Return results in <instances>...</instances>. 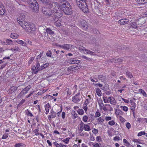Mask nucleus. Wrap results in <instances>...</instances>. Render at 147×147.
I'll return each mask as SVG.
<instances>
[{
    "label": "nucleus",
    "instance_id": "1",
    "mask_svg": "<svg viewBox=\"0 0 147 147\" xmlns=\"http://www.w3.org/2000/svg\"><path fill=\"white\" fill-rule=\"evenodd\" d=\"M17 22L26 31L31 33H33L36 30V28L34 24H29L26 21H22L19 18L16 19Z\"/></svg>",
    "mask_w": 147,
    "mask_h": 147
},
{
    "label": "nucleus",
    "instance_id": "2",
    "mask_svg": "<svg viewBox=\"0 0 147 147\" xmlns=\"http://www.w3.org/2000/svg\"><path fill=\"white\" fill-rule=\"evenodd\" d=\"M77 5L84 13H88L89 10L86 0H75Z\"/></svg>",
    "mask_w": 147,
    "mask_h": 147
},
{
    "label": "nucleus",
    "instance_id": "3",
    "mask_svg": "<svg viewBox=\"0 0 147 147\" xmlns=\"http://www.w3.org/2000/svg\"><path fill=\"white\" fill-rule=\"evenodd\" d=\"M28 5L31 9L33 11H38V4L36 0H28Z\"/></svg>",
    "mask_w": 147,
    "mask_h": 147
},
{
    "label": "nucleus",
    "instance_id": "4",
    "mask_svg": "<svg viewBox=\"0 0 147 147\" xmlns=\"http://www.w3.org/2000/svg\"><path fill=\"white\" fill-rule=\"evenodd\" d=\"M63 12L66 14L68 15H71L73 13V10L69 4V5H64V7H62Z\"/></svg>",
    "mask_w": 147,
    "mask_h": 147
},
{
    "label": "nucleus",
    "instance_id": "5",
    "mask_svg": "<svg viewBox=\"0 0 147 147\" xmlns=\"http://www.w3.org/2000/svg\"><path fill=\"white\" fill-rule=\"evenodd\" d=\"M56 8L57 9L55 10V14L54 17L60 18L63 14V9L59 8L58 7Z\"/></svg>",
    "mask_w": 147,
    "mask_h": 147
},
{
    "label": "nucleus",
    "instance_id": "6",
    "mask_svg": "<svg viewBox=\"0 0 147 147\" xmlns=\"http://www.w3.org/2000/svg\"><path fill=\"white\" fill-rule=\"evenodd\" d=\"M40 66L38 61H37L36 63V66L34 65L32 67V73L34 74H37L38 71H40Z\"/></svg>",
    "mask_w": 147,
    "mask_h": 147
},
{
    "label": "nucleus",
    "instance_id": "7",
    "mask_svg": "<svg viewBox=\"0 0 147 147\" xmlns=\"http://www.w3.org/2000/svg\"><path fill=\"white\" fill-rule=\"evenodd\" d=\"M53 20L55 24L57 27H59L61 25V19L60 18H53Z\"/></svg>",
    "mask_w": 147,
    "mask_h": 147
},
{
    "label": "nucleus",
    "instance_id": "8",
    "mask_svg": "<svg viewBox=\"0 0 147 147\" xmlns=\"http://www.w3.org/2000/svg\"><path fill=\"white\" fill-rule=\"evenodd\" d=\"M58 4H60V6L64 7V5H69V3L65 0H57ZM59 4H58V5Z\"/></svg>",
    "mask_w": 147,
    "mask_h": 147
},
{
    "label": "nucleus",
    "instance_id": "9",
    "mask_svg": "<svg viewBox=\"0 0 147 147\" xmlns=\"http://www.w3.org/2000/svg\"><path fill=\"white\" fill-rule=\"evenodd\" d=\"M80 25L81 28L84 30H86L88 28V24L84 20L81 21Z\"/></svg>",
    "mask_w": 147,
    "mask_h": 147
},
{
    "label": "nucleus",
    "instance_id": "10",
    "mask_svg": "<svg viewBox=\"0 0 147 147\" xmlns=\"http://www.w3.org/2000/svg\"><path fill=\"white\" fill-rule=\"evenodd\" d=\"M49 7L50 8H53V10H55L57 9L56 8L58 7V4L56 2H53L49 4Z\"/></svg>",
    "mask_w": 147,
    "mask_h": 147
},
{
    "label": "nucleus",
    "instance_id": "11",
    "mask_svg": "<svg viewBox=\"0 0 147 147\" xmlns=\"http://www.w3.org/2000/svg\"><path fill=\"white\" fill-rule=\"evenodd\" d=\"M50 114V115L48 116V118L49 120H50L51 119L55 118L56 117V113L54 112L53 109L51 110Z\"/></svg>",
    "mask_w": 147,
    "mask_h": 147
},
{
    "label": "nucleus",
    "instance_id": "12",
    "mask_svg": "<svg viewBox=\"0 0 147 147\" xmlns=\"http://www.w3.org/2000/svg\"><path fill=\"white\" fill-rule=\"evenodd\" d=\"M129 20L127 19H121L119 20L118 22V23L121 25H124L125 24H127L128 23Z\"/></svg>",
    "mask_w": 147,
    "mask_h": 147
},
{
    "label": "nucleus",
    "instance_id": "13",
    "mask_svg": "<svg viewBox=\"0 0 147 147\" xmlns=\"http://www.w3.org/2000/svg\"><path fill=\"white\" fill-rule=\"evenodd\" d=\"M55 10H50L49 11L46 12V13H45V15H48L49 16H51L54 17L55 14Z\"/></svg>",
    "mask_w": 147,
    "mask_h": 147
},
{
    "label": "nucleus",
    "instance_id": "14",
    "mask_svg": "<svg viewBox=\"0 0 147 147\" xmlns=\"http://www.w3.org/2000/svg\"><path fill=\"white\" fill-rule=\"evenodd\" d=\"M5 10L4 6L0 3V15L3 16L5 13Z\"/></svg>",
    "mask_w": 147,
    "mask_h": 147
},
{
    "label": "nucleus",
    "instance_id": "15",
    "mask_svg": "<svg viewBox=\"0 0 147 147\" xmlns=\"http://www.w3.org/2000/svg\"><path fill=\"white\" fill-rule=\"evenodd\" d=\"M111 62H113L114 63H117L118 64H120L122 63L123 60L119 58L117 59H111Z\"/></svg>",
    "mask_w": 147,
    "mask_h": 147
},
{
    "label": "nucleus",
    "instance_id": "16",
    "mask_svg": "<svg viewBox=\"0 0 147 147\" xmlns=\"http://www.w3.org/2000/svg\"><path fill=\"white\" fill-rule=\"evenodd\" d=\"M72 99L73 102L75 103H78L80 100L79 97H76L75 96H73Z\"/></svg>",
    "mask_w": 147,
    "mask_h": 147
},
{
    "label": "nucleus",
    "instance_id": "17",
    "mask_svg": "<svg viewBox=\"0 0 147 147\" xmlns=\"http://www.w3.org/2000/svg\"><path fill=\"white\" fill-rule=\"evenodd\" d=\"M45 32H44L45 34H49L51 35L53 34H54V32L52 31L51 29L49 28H47L46 29Z\"/></svg>",
    "mask_w": 147,
    "mask_h": 147
},
{
    "label": "nucleus",
    "instance_id": "18",
    "mask_svg": "<svg viewBox=\"0 0 147 147\" xmlns=\"http://www.w3.org/2000/svg\"><path fill=\"white\" fill-rule=\"evenodd\" d=\"M19 18L20 20H22V21H25L23 20L24 19H25L26 17V15L24 13H19Z\"/></svg>",
    "mask_w": 147,
    "mask_h": 147
},
{
    "label": "nucleus",
    "instance_id": "19",
    "mask_svg": "<svg viewBox=\"0 0 147 147\" xmlns=\"http://www.w3.org/2000/svg\"><path fill=\"white\" fill-rule=\"evenodd\" d=\"M45 109L46 111V114L47 115L48 114L49 112V108H50L51 106L49 103L45 105Z\"/></svg>",
    "mask_w": 147,
    "mask_h": 147
},
{
    "label": "nucleus",
    "instance_id": "20",
    "mask_svg": "<svg viewBox=\"0 0 147 147\" xmlns=\"http://www.w3.org/2000/svg\"><path fill=\"white\" fill-rule=\"evenodd\" d=\"M115 114L117 115H122L123 114L122 111L119 109H116L115 112Z\"/></svg>",
    "mask_w": 147,
    "mask_h": 147
},
{
    "label": "nucleus",
    "instance_id": "21",
    "mask_svg": "<svg viewBox=\"0 0 147 147\" xmlns=\"http://www.w3.org/2000/svg\"><path fill=\"white\" fill-rule=\"evenodd\" d=\"M76 70V65H74L69 67L67 69V71H73L74 70Z\"/></svg>",
    "mask_w": 147,
    "mask_h": 147
},
{
    "label": "nucleus",
    "instance_id": "22",
    "mask_svg": "<svg viewBox=\"0 0 147 147\" xmlns=\"http://www.w3.org/2000/svg\"><path fill=\"white\" fill-rule=\"evenodd\" d=\"M12 41L11 40L9 39H7L6 40H5V44L4 45H9L11 44L12 42Z\"/></svg>",
    "mask_w": 147,
    "mask_h": 147
},
{
    "label": "nucleus",
    "instance_id": "23",
    "mask_svg": "<svg viewBox=\"0 0 147 147\" xmlns=\"http://www.w3.org/2000/svg\"><path fill=\"white\" fill-rule=\"evenodd\" d=\"M76 59L75 58H70L68 60V62L70 64H75V60Z\"/></svg>",
    "mask_w": 147,
    "mask_h": 147
},
{
    "label": "nucleus",
    "instance_id": "24",
    "mask_svg": "<svg viewBox=\"0 0 147 147\" xmlns=\"http://www.w3.org/2000/svg\"><path fill=\"white\" fill-rule=\"evenodd\" d=\"M71 46V45L70 44H64V45L63 49L68 50L70 49Z\"/></svg>",
    "mask_w": 147,
    "mask_h": 147
},
{
    "label": "nucleus",
    "instance_id": "25",
    "mask_svg": "<svg viewBox=\"0 0 147 147\" xmlns=\"http://www.w3.org/2000/svg\"><path fill=\"white\" fill-rule=\"evenodd\" d=\"M19 36V35L17 34L11 33L10 35V37L12 38L16 39Z\"/></svg>",
    "mask_w": 147,
    "mask_h": 147
},
{
    "label": "nucleus",
    "instance_id": "26",
    "mask_svg": "<svg viewBox=\"0 0 147 147\" xmlns=\"http://www.w3.org/2000/svg\"><path fill=\"white\" fill-rule=\"evenodd\" d=\"M98 78L99 80H101L102 81H103L105 80V77L101 75H98Z\"/></svg>",
    "mask_w": 147,
    "mask_h": 147
},
{
    "label": "nucleus",
    "instance_id": "27",
    "mask_svg": "<svg viewBox=\"0 0 147 147\" xmlns=\"http://www.w3.org/2000/svg\"><path fill=\"white\" fill-rule=\"evenodd\" d=\"M84 127V130L85 131H89L90 130V126L88 124H85Z\"/></svg>",
    "mask_w": 147,
    "mask_h": 147
},
{
    "label": "nucleus",
    "instance_id": "28",
    "mask_svg": "<svg viewBox=\"0 0 147 147\" xmlns=\"http://www.w3.org/2000/svg\"><path fill=\"white\" fill-rule=\"evenodd\" d=\"M49 65V63H47L40 66V71H41L43 69L47 67Z\"/></svg>",
    "mask_w": 147,
    "mask_h": 147
},
{
    "label": "nucleus",
    "instance_id": "29",
    "mask_svg": "<svg viewBox=\"0 0 147 147\" xmlns=\"http://www.w3.org/2000/svg\"><path fill=\"white\" fill-rule=\"evenodd\" d=\"M31 85H28L27 87H26L25 88L23 89V91H25V93H26L31 88Z\"/></svg>",
    "mask_w": 147,
    "mask_h": 147
},
{
    "label": "nucleus",
    "instance_id": "30",
    "mask_svg": "<svg viewBox=\"0 0 147 147\" xmlns=\"http://www.w3.org/2000/svg\"><path fill=\"white\" fill-rule=\"evenodd\" d=\"M96 92L97 95L99 96H101L102 93L100 89L97 88L96 90Z\"/></svg>",
    "mask_w": 147,
    "mask_h": 147
},
{
    "label": "nucleus",
    "instance_id": "31",
    "mask_svg": "<svg viewBox=\"0 0 147 147\" xmlns=\"http://www.w3.org/2000/svg\"><path fill=\"white\" fill-rule=\"evenodd\" d=\"M17 87L14 86L11 87L10 88V90L13 92H14L17 90Z\"/></svg>",
    "mask_w": 147,
    "mask_h": 147
},
{
    "label": "nucleus",
    "instance_id": "32",
    "mask_svg": "<svg viewBox=\"0 0 147 147\" xmlns=\"http://www.w3.org/2000/svg\"><path fill=\"white\" fill-rule=\"evenodd\" d=\"M123 142L124 143L126 144H124V145L125 146H126L127 147H128L130 145V143L129 142H128L127 141V140H126V139H123Z\"/></svg>",
    "mask_w": 147,
    "mask_h": 147
},
{
    "label": "nucleus",
    "instance_id": "33",
    "mask_svg": "<svg viewBox=\"0 0 147 147\" xmlns=\"http://www.w3.org/2000/svg\"><path fill=\"white\" fill-rule=\"evenodd\" d=\"M126 76H127L128 78H131L133 77L131 73L129 71H127L126 72Z\"/></svg>",
    "mask_w": 147,
    "mask_h": 147
},
{
    "label": "nucleus",
    "instance_id": "34",
    "mask_svg": "<svg viewBox=\"0 0 147 147\" xmlns=\"http://www.w3.org/2000/svg\"><path fill=\"white\" fill-rule=\"evenodd\" d=\"M26 115L27 116H30V117L33 116L32 114L30 113V111L28 109H27L26 111Z\"/></svg>",
    "mask_w": 147,
    "mask_h": 147
},
{
    "label": "nucleus",
    "instance_id": "35",
    "mask_svg": "<svg viewBox=\"0 0 147 147\" xmlns=\"http://www.w3.org/2000/svg\"><path fill=\"white\" fill-rule=\"evenodd\" d=\"M132 141L135 142H136L139 144H141V142L142 141V140L140 139H133L132 140Z\"/></svg>",
    "mask_w": 147,
    "mask_h": 147
},
{
    "label": "nucleus",
    "instance_id": "36",
    "mask_svg": "<svg viewBox=\"0 0 147 147\" xmlns=\"http://www.w3.org/2000/svg\"><path fill=\"white\" fill-rule=\"evenodd\" d=\"M96 120H97L98 122L99 123H102L104 121V120L102 118V117L98 118Z\"/></svg>",
    "mask_w": 147,
    "mask_h": 147
},
{
    "label": "nucleus",
    "instance_id": "37",
    "mask_svg": "<svg viewBox=\"0 0 147 147\" xmlns=\"http://www.w3.org/2000/svg\"><path fill=\"white\" fill-rule=\"evenodd\" d=\"M139 92L140 93H142L143 96H146V94L145 91L142 89H140L139 90Z\"/></svg>",
    "mask_w": 147,
    "mask_h": 147
},
{
    "label": "nucleus",
    "instance_id": "38",
    "mask_svg": "<svg viewBox=\"0 0 147 147\" xmlns=\"http://www.w3.org/2000/svg\"><path fill=\"white\" fill-rule=\"evenodd\" d=\"M78 49L80 51H87V50L84 47L81 46H79Z\"/></svg>",
    "mask_w": 147,
    "mask_h": 147
},
{
    "label": "nucleus",
    "instance_id": "39",
    "mask_svg": "<svg viewBox=\"0 0 147 147\" xmlns=\"http://www.w3.org/2000/svg\"><path fill=\"white\" fill-rule=\"evenodd\" d=\"M98 104L100 107V108L101 109H102V108L103 107L104 104L103 102V101L102 100L98 102Z\"/></svg>",
    "mask_w": 147,
    "mask_h": 147
},
{
    "label": "nucleus",
    "instance_id": "40",
    "mask_svg": "<svg viewBox=\"0 0 147 147\" xmlns=\"http://www.w3.org/2000/svg\"><path fill=\"white\" fill-rule=\"evenodd\" d=\"M72 114L73 116V119H75L78 117V115L75 111L72 112Z\"/></svg>",
    "mask_w": 147,
    "mask_h": 147
},
{
    "label": "nucleus",
    "instance_id": "41",
    "mask_svg": "<svg viewBox=\"0 0 147 147\" xmlns=\"http://www.w3.org/2000/svg\"><path fill=\"white\" fill-rule=\"evenodd\" d=\"M131 26L132 27V28H136L138 26L136 22H132L131 24Z\"/></svg>",
    "mask_w": 147,
    "mask_h": 147
},
{
    "label": "nucleus",
    "instance_id": "42",
    "mask_svg": "<svg viewBox=\"0 0 147 147\" xmlns=\"http://www.w3.org/2000/svg\"><path fill=\"white\" fill-rule=\"evenodd\" d=\"M146 0H137V2L139 4H143L146 3V2L143 3V2L145 1Z\"/></svg>",
    "mask_w": 147,
    "mask_h": 147
},
{
    "label": "nucleus",
    "instance_id": "43",
    "mask_svg": "<svg viewBox=\"0 0 147 147\" xmlns=\"http://www.w3.org/2000/svg\"><path fill=\"white\" fill-rule=\"evenodd\" d=\"M101 115V114L100 113L99 110H97L95 113V115L94 116L95 117H100Z\"/></svg>",
    "mask_w": 147,
    "mask_h": 147
},
{
    "label": "nucleus",
    "instance_id": "44",
    "mask_svg": "<svg viewBox=\"0 0 147 147\" xmlns=\"http://www.w3.org/2000/svg\"><path fill=\"white\" fill-rule=\"evenodd\" d=\"M78 112L79 114L80 115H83L84 113L83 110L82 109H79L78 111Z\"/></svg>",
    "mask_w": 147,
    "mask_h": 147
},
{
    "label": "nucleus",
    "instance_id": "45",
    "mask_svg": "<svg viewBox=\"0 0 147 147\" xmlns=\"http://www.w3.org/2000/svg\"><path fill=\"white\" fill-rule=\"evenodd\" d=\"M120 107L121 108H122L123 110L125 112H127L128 111V109L127 107L121 106Z\"/></svg>",
    "mask_w": 147,
    "mask_h": 147
},
{
    "label": "nucleus",
    "instance_id": "46",
    "mask_svg": "<svg viewBox=\"0 0 147 147\" xmlns=\"http://www.w3.org/2000/svg\"><path fill=\"white\" fill-rule=\"evenodd\" d=\"M87 51L86 54H90L91 55H93L94 53H96L95 52H94L89 50H87V51Z\"/></svg>",
    "mask_w": 147,
    "mask_h": 147
},
{
    "label": "nucleus",
    "instance_id": "47",
    "mask_svg": "<svg viewBox=\"0 0 147 147\" xmlns=\"http://www.w3.org/2000/svg\"><path fill=\"white\" fill-rule=\"evenodd\" d=\"M16 42L18 43L23 45L24 44V42L23 41L20 40H16Z\"/></svg>",
    "mask_w": 147,
    "mask_h": 147
},
{
    "label": "nucleus",
    "instance_id": "48",
    "mask_svg": "<svg viewBox=\"0 0 147 147\" xmlns=\"http://www.w3.org/2000/svg\"><path fill=\"white\" fill-rule=\"evenodd\" d=\"M88 118V117L87 115H84L83 117L82 120L84 122H86L87 121Z\"/></svg>",
    "mask_w": 147,
    "mask_h": 147
},
{
    "label": "nucleus",
    "instance_id": "49",
    "mask_svg": "<svg viewBox=\"0 0 147 147\" xmlns=\"http://www.w3.org/2000/svg\"><path fill=\"white\" fill-rule=\"evenodd\" d=\"M92 145L93 147H100L101 144H98L96 143L95 144L94 143H92Z\"/></svg>",
    "mask_w": 147,
    "mask_h": 147
},
{
    "label": "nucleus",
    "instance_id": "50",
    "mask_svg": "<svg viewBox=\"0 0 147 147\" xmlns=\"http://www.w3.org/2000/svg\"><path fill=\"white\" fill-rule=\"evenodd\" d=\"M120 49L122 50H127V51H129L128 50L129 49V48L125 46H122Z\"/></svg>",
    "mask_w": 147,
    "mask_h": 147
},
{
    "label": "nucleus",
    "instance_id": "51",
    "mask_svg": "<svg viewBox=\"0 0 147 147\" xmlns=\"http://www.w3.org/2000/svg\"><path fill=\"white\" fill-rule=\"evenodd\" d=\"M51 50H49L46 53V55L49 57H51Z\"/></svg>",
    "mask_w": 147,
    "mask_h": 147
},
{
    "label": "nucleus",
    "instance_id": "52",
    "mask_svg": "<svg viewBox=\"0 0 147 147\" xmlns=\"http://www.w3.org/2000/svg\"><path fill=\"white\" fill-rule=\"evenodd\" d=\"M84 126H80V128H79L78 130L80 132H82V131H83V130L84 129Z\"/></svg>",
    "mask_w": 147,
    "mask_h": 147
},
{
    "label": "nucleus",
    "instance_id": "53",
    "mask_svg": "<svg viewBox=\"0 0 147 147\" xmlns=\"http://www.w3.org/2000/svg\"><path fill=\"white\" fill-rule=\"evenodd\" d=\"M51 98L52 99H53L55 98L53 96H50L49 95H47L46 96H45L44 97V98Z\"/></svg>",
    "mask_w": 147,
    "mask_h": 147
},
{
    "label": "nucleus",
    "instance_id": "54",
    "mask_svg": "<svg viewBox=\"0 0 147 147\" xmlns=\"http://www.w3.org/2000/svg\"><path fill=\"white\" fill-rule=\"evenodd\" d=\"M67 95H70L71 94V91L69 90V88L66 89Z\"/></svg>",
    "mask_w": 147,
    "mask_h": 147
},
{
    "label": "nucleus",
    "instance_id": "55",
    "mask_svg": "<svg viewBox=\"0 0 147 147\" xmlns=\"http://www.w3.org/2000/svg\"><path fill=\"white\" fill-rule=\"evenodd\" d=\"M145 134V133L144 131H141L138 133V136H142V135H144Z\"/></svg>",
    "mask_w": 147,
    "mask_h": 147
},
{
    "label": "nucleus",
    "instance_id": "56",
    "mask_svg": "<svg viewBox=\"0 0 147 147\" xmlns=\"http://www.w3.org/2000/svg\"><path fill=\"white\" fill-rule=\"evenodd\" d=\"M23 144L22 143H19L16 144L15 145V147H20L23 145Z\"/></svg>",
    "mask_w": 147,
    "mask_h": 147
},
{
    "label": "nucleus",
    "instance_id": "57",
    "mask_svg": "<svg viewBox=\"0 0 147 147\" xmlns=\"http://www.w3.org/2000/svg\"><path fill=\"white\" fill-rule=\"evenodd\" d=\"M109 124L110 125H113L115 124V122L113 120L110 121L109 123Z\"/></svg>",
    "mask_w": 147,
    "mask_h": 147
},
{
    "label": "nucleus",
    "instance_id": "58",
    "mask_svg": "<svg viewBox=\"0 0 147 147\" xmlns=\"http://www.w3.org/2000/svg\"><path fill=\"white\" fill-rule=\"evenodd\" d=\"M116 102L115 100L113 97V98H112V100H111V104H112L113 105H115L116 104Z\"/></svg>",
    "mask_w": 147,
    "mask_h": 147
},
{
    "label": "nucleus",
    "instance_id": "59",
    "mask_svg": "<svg viewBox=\"0 0 147 147\" xmlns=\"http://www.w3.org/2000/svg\"><path fill=\"white\" fill-rule=\"evenodd\" d=\"M43 53V51H42L41 53H40V54L37 56V57H36V59H39L40 58H41Z\"/></svg>",
    "mask_w": 147,
    "mask_h": 147
},
{
    "label": "nucleus",
    "instance_id": "60",
    "mask_svg": "<svg viewBox=\"0 0 147 147\" xmlns=\"http://www.w3.org/2000/svg\"><path fill=\"white\" fill-rule=\"evenodd\" d=\"M8 137V134H5L3 135L2 137V139H6Z\"/></svg>",
    "mask_w": 147,
    "mask_h": 147
},
{
    "label": "nucleus",
    "instance_id": "61",
    "mask_svg": "<svg viewBox=\"0 0 147 147\" xmlns=\"http://www.w3.org/2000/svg\"><path fill=\"white\" fill-rule=\"evenodd\" d=\"M70 138H67L63 140L64 142L66 144H67L69 141Z\"/></svg>",
    "mask_w": 147,
    "mask_h": 147
},
{
    "label": "nucleus",
    "instance_id": "62",
    "mask_svg": "<svg viewBox=\"0 0 147 147\" xmlns=\"http://www.w3.org/2000/svg\"><path fill=\"white\" fill-rule=\"evenodd\" d=\"M112 98H113V97L112 96L109 97L107 99L108 100V103L110 102L111 104V100H112Z\"/></svg>",
    "mask_w": 147,
    "mask_h": 147
},
{
    "label": "nucleus",
    "instance_id": "63",
    "mask_svg": "<svg viewBox=\"0 0 147 147\" xmlns=\"http://www.w3.org/2000/svg\"><path fill=\"white\" fill-rule=\"evenodd\" d=\"M119 117V119L121 122H123L125 121V119H124L122 116H120Z\"/></svg>",
    "mask_w": 147,
    "mask_h": 147
},
{
    "label": "nucleus",
    "instance_id": "64",
    "mask_svg": "<svg viewBox=\"0 0 147 147\" xmlns=\"http://www.w3.org/2000/svg\"><path fill=\"white\" fill-rule=\"evenodd\" d=\"M38 129H36L34 131V132L35 133V134L36 135H39L40 133L38 132Z\"/></svg>",
    "mask_w": 147,
    "mask_h": 147
}]
</instances>
